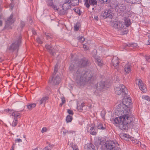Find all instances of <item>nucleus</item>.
<instances>
[{
    "label": "nucleus",
    "instance_id": "obj_1",
    "mask_svg": "<svg viewBox=\"0 0 150 150\" xmlns=\"http://www.w3.org/2000/svg\"><path fill=\"white\" fill-rule=\"evenodd\" d=\"M87 60L83 59L80 61L78 64H75L74 65L71 64L69 67L70 70L73 73L74 77L76 79V82L79 85H84L86 82L91 80L93 77L92 73L90 71L85 72L81 71L80 70L77 71L76 73H74V71H75L74 67L76 65L80 67H83L87 65Z\"/></svg>",
    "mask_w": 150,
    "mask_h": 150
},
{
    "label": "nucleus",
    "instance_id": "obj_2",
    "mask_svg": "<svg viewBox=\"0 0 150 150\" xmlns=\"http://www.w3.org/2000/svg\"><path fill=\"white\" fill-rule=\"evenodd\" d=\"M130 111H127L116 109L115 113L118 116L114 118H111L110 121L122 130L125 129L128 125L132 120L130 115Z\"/></svg>",
    "mask_w": 150,
    "mask_h": 150
},
{
    "label": "nucleus",
    "instance_id": "obj_3",
    "mask_svg": "<svg viewBox=\"0 0 150 150\" xmlns=\"http://www.w3.org/2000/svg\"><path fill=\"white\" fill-rule=\"evenodd\" d=\"M124 95L125 96H124V98L123 99L122 103L118 105L116 109H119V110L120 109V110H127V111H130L129 106L132 104L131 98L127 96V94Z\"/></svg>",
    "mask_w": 150,
    "mask_h": 150
},
{
    "label": "nucleus",
    "instance_id": "obj_4",
    "mask_svg": "<svg viewBox=\"0 0 150 150\" xmlns=\"http://www.w3.org/2000/svg\"><path fill=\"white\" fill-rule=\"evenodd\" d=\"M118 144L115 143L112 141H107L105 144L107 150H121V149L117 146Z\"/></svg>",
    "mask_w": 150,
    "mask_h": 150
},
{
    "label": "nucleus",
    "instance_id": "obj_5",
    "mask_svg": "<svg viewBox=\"0 0 150 150\" xmlns=\"http://www.w3.org/2000/svg\"><path fill=\"white\" fill-rule=\"evenodd\" d=\"M115 93L118 95H120L122 93L123 95H126L127 93V90L125 86L123 85L117 84L115 88Z\"/></svg>",
    "mask_w": 150,
    "mask_h": 150
},
{
    "label": "nucleus",
    "instance_id": "obj_6",
    "mask_svg": "<svg viewBox=\"0 0 150 150\" xmlns=\"http://www.w3.org/2000/svg\"><path fill=\"white\" fill-rule=\"evenodd\" d=\"M58 65L57 64L54 67V76L52 78L50 79L49 82L55 85H58L61 81V79L59 76H55V74L58 70Z\"/></svg>",
    "mask_w": 150,
    "mask_h": 150
},
{
    "label": "nucleus",
    "instance_id": "obj_7",
    "mask_svg": "<svg viewBox=\"0 0 150 150\" xmlns=\"http://www.w3.org/2000/svg\"><path fill=\"white\" fill-rule=\"evenodd\" d=\"M21 37L19 36L14 42L9 47L8 49L11 51H17L21 43Z\"/></svg>",
    "mask_w": 150,
    "mask_h": 150
},
{
    "label": "nucleus",
    "instance_id": "obj_8",
    "mask_svg": "<svg viewBox=\"0 0 150 150\" xmlns=\"http://www.w3.org/2000/svg\"><path fill=\"white\" fill-rule=\"evenodd\" d=\"M112 25L114 28L118 30H121L126 29L124 23L122 21H117L114 22L112 24Z\"/></svg>",
    "mask_w": 150,
    "mask_h": 150
},
{
    "label": "nucleus",
    "instance_id": "obj_9",
    "mask_svg": "<svg viewBox=\"0 0 150 150\" xmlns=\"http://www.w3.org/2000/svg\"><path fill=\"white\" fill-rule=\"evenodd\" d=\"M15 21V19L13 18V14L11 15L10 16L8 17L5 21V28L7 29H9L11 28V25Z\"/></svg>",
    "mask_w": 150,
    "mask_h": 150
},
{
    "label": "nucleus",
    "instance_id": "obj_10",
    "mask_svg": "<svg viewBox=\"0 0 150 150\" xmlns=\"http://www.w3.org/2000/svg\"><path fill=\"white\" fill-rule=\"evenodd\" d=\"M5 112H7L11 114L13 117V119H17L20 118L21 116L20 114L17 111L13 110H11L8 109H6L5 110Z\"/></svg>",
    "mask_w": 150,
    "mask_h": 150
},
{
    "label": "nucleus",
    "instance_id": "obj_11",
    "mask_svg": "<svg viewBox=\"0 0 150 150\" xmlns=\"http://www.w3.org/2000/svg\"><path fill=\"white\" fill-rule=\"evenodd\" d=\"M136 81L137 83L141 90L143 93H145L147 89L146 85L143 83L142 81L140 79H137L136 80Z\"/></svg>",
    "mask_w": 150,
    "mask_h": 150
},
{
    "label": "nucleus",
    "instance_id": "obj_12",
    "mask_svg": "<svg viewBox=\"0 0 150 150\" xmlns=\"http://www.w3.org/2000/svg\"><path fill=\"white\" fill-rule=\"evenodd\" d=\"M86 130L88 132L92 135H95L97 133L94 128V125L93 124L88 125L86 127Z\"/></svg>",
    "mask_w": 150,
    "mask_h": 150
},
{
    "label": "nucleus",
    "instance_id": "obj_13",
    "mask_svg": "<svg viewBox=\"0 0 150 150\" xmlns=\"http://www.w3.org/2000/svg\"><path fill=\"white\" fill-rule=\"evenodd\" d=\"M62 10L59 11V13L61 15H64L66 13V11L70 8V4L64 3L62 7Z\"/></svg>",
    "mask_w": 150,
    "mask_h": 150
},
{
    "label": "nucleus",
    "instance_id": "obj_14",
    "mask_svg": "<svg viewBox=\"0 0 150 150\" xmlns=\"http://www.w3.org/2000/svg\"><path fill=\"white\" fill-rule=\"evenodd\" d=\"M113 13L110 10H106L103 13V16L105 18H109L110 19L112 17Z\"/></svg>",
    "mask_w": 150,
    "mask_h": 150
},
{
    "label": "nucleus",
    "instance_id": "obj_15",
    "mask_svg": "<svg viewBox=\"0 0 150 150\" xmlns=\"http://www.w3.org/2000/svg\"><path fill=\"white\" fill-rule=\"evenodd\" d=\"M114 7L116 8V9L119 13L123 11L125 8V6L123 4H119L118 6H115Z\"/></svg>",
    "mask_w": 150,
    "mask_h": 150
},
{
    "label": "nucleus",
    "instance_id": "obj_16",
    "mask_svg": "<svg viewBox=\"0 0 150 150\" xmlns=\"http://www.w3.org/2000/svg\"><path fill=\"white\" fill-rule=\"evenodd\" d=\"M96 88L97 90L100 91L104 87L105 83L104 81H101L97 83Z\"/></svg>",
    "mask_w": 150,
    "mask_h": 150
},
{
    "label": "nucleus",
    "instance_id": "obj_17",
    "mask_svg": "<svg viewBox=\"0 0 150 150\" xmlns=\"http://www.w3.org/2000/svg\"><path fill=\"white\" fill-rule=\"evenodd\" d=\"M48 100V97L47 96H45L41 98L39 100L40 105H41L42 104H44V105L45 106V104L47 102Z\"/></svg>",
    "mask_w": 150,
    "mask_h": 150
},
{
    "label": "nucleus",
    "instance_id": "obj_18",
    "mask_svg": "<svg viewBox=\"0 0 150 150\" xmlns=\"http://www.w3.org/2000/svg\"><path fill=\"white\" fill-rule=\"evenodd\" d=\"M124 67L125 71L126 73H129L131 71L130 64L129 63L126 64Z\"/></svg>",
    "mask_w": 150,
    "mask_h": 150
},
{
    "label": "nucleus",
    "instance_id": "obj_19",
    "mask_svg": "<svg viewBox=\"0 0 150 150\" xmlns=\"http://www.w3.org/2000/svg\"><path fill=\"white\" fill-rule=\"evenodd\" d=\"M124 21L125 24H124L125 26V28L126 27H127L129 26L131 23V22L127 17H124Z\"/></svg>",
    "mask_w": 150,
    "mask_h": 150
},
{
    "label": "nucleus",
    "instance_id": "obj_20",
    "mask_svg": "<svg viewBox=\"0 0 150 150\" xmlns=\"http://www.w3.org/2000/svg\"><path fill=\"white\" fill-rule=\"evenodd\" d=\"M120 136L121 139L126 141L129 140L130 138V136L129 135L124 133L120 134Z\"/></svg>",
    "mask_w": 150,
    "mask_h": 150
},
{
    "label": "nucleus",
    "instance_id": "obj_21",
    "mask_svg": "<svg viewBox=\"0 0 150 150\" xmlns=\"http://www.w3.org/2000/svg\"><path fill=\"white\" fill-rule=\"evenodd\" d=\"M112 62L113 65L114 66L117 68L119 64V61L117 60V57H114L112 60Z\"/></svg>",
    "mask_w": 150,
    "mask_h": 150
},
{
    "label": "nucleus",
    "instance_id": "obj_22",
    "mask_svg": "<svg viewBox=\"0 0 150 150\" xmlns=\"http://www.w3.org/2000/svg\"><path fill=\"white\" fill-rule=\"evenodd\" d=\"M97 3V1L96 0H88V4L89 6L88 7H86L87 8H88L90 5L94 6L96 5Z\"/></svg>",
    "mask_w": 150,
    "mask_h": 150
},
{
    "label": "nucleus",
    "instance_id": "obj_23",
    "mask_svg": "<svg viewBox=\"0 0 150 150\" xmlns=\"http://www.w3.org/2000/svg\"><path fill=\"white\" fill-rule=\"evenodd\" d=\"M126 1L132 4H139L141 2V0H126Z\"/></svg>",
    "mask_w": 150,
    "mask_h": 150
},
{
    "label": "nucleus",
    "instance_id": "obj_24",
    "mask_svg": "<svg viewBox=\"0 0 150 150\" xmlns=\"http://www.w3.org/2000/svg\"><path fill=\"white\" fill-rule=\"evenodd\" d=\"M85 150H95L94 146L91 144H87L85 146Z\"/></svg>",
    "mask_w": 150,
    "mask_h": 150
},
{
    "label": "nucleus",
    "instance_id": "obj_25",
    "mask_svg": "<svg viewBox=\"0 0 150 150\" xmlns=\"http://www.w3.org/2000/svg\"><path fill=\"white\" fill-rule=\"evenodd\" d=\"M45 48L52 54L53 55H54V52H53V48L51 47V46L46 45H45Z\"/></svg>",
    "mask_w": 150,
    "mask_h": 150
},
{
    "label": "nucleus",
    "instance_id": "obj_26",
    "mask_svg": "<svg viewBox=\"0 0 150 150\" xmlns=\"http://www.w3.org/2000/svg\"><path fill=\"white\" fill-rule=\"evenodd\" d=\"M97 127L98 129L103 130L105 129V126L104 124L99 123L98 124Z\"/></svg>",
    "mask_w": 150,
    "mask_h": 150
},
{
    "label": "nucleus",
    "instance_id": "obj_27",
    "mask_svg": "<svg viewBox=\"0 0 150 150\" xmlns=\"http://www.w3.org/2000/svg\"><path fill=\"white\" fill-rule=\"evenodd\" d=\"M79 0H70V3L72 6H76L79 4Z\"/></svg>",
    "mask_w": 150,
    "mask_h": 150
},
{
    "label": "nucleus",
    "instance_id": "obj_28",
    "mask_svg": "<svg viewBox=\"0 0 150 150\" xmlns=\"http://www.w3.org/2000/svg\"><path fill=\"white\" fill-rule=\"evenodd\" d=\"M72 119L73 118L72 116H71L70 115H68L66 117V121L67 123L70 122L71 121Z\"/></svg>",
    "mask_w": 150,
    "mask_h": 150
},
{
    "label": "nucleus",
    "instance_id": "obj_29",
    "mask_svg": "<svg viewBox=\"0 0 150 150\" xmlns=\"http://www.w3.org/2000/svg\"><path fill=\"white\" fill-rule=\"evenodd\" d=\"M36 106V104L35 103L30 104L27 105L28 109L29 110H31L33 108L35 107Z\"/></svg>",
    "mask_w": 150,
    "mask_h": 150
},
{
    "label": "nucleus",
    "instance_id": "obj_30",
    "mask_svg": "<svg viewBox=\"0 0 150 150\" xmlns=\"http://www.w3.org/2000/svg\"><path fill=\"white\" fill-rule=\"evenodd\" d=\"M54 146L53 145L49 144L48 146L45 147L44 150H52Z\"/></svg>",
    "mask_w": 150,
    "mask_h": 150
},
{
    "label": "nucleus",
    "instance_id": "obj_31",
    "mask_svg": "<svg viewBox=\"0 0 150 150\" xmlns=\"http://www.w3.org/2000/svg\"><path fill=\"white\" fill-rule=\"evenodd\" d=\"M96 62L98 66L100 67L102 66L103 64V62L100 59L96 58Z\"/></svg>",
    "mask_w": 150,
    "mask_h": 150
},
{
    "label": "nucleus",
    "instance_id": "obj_32",
    "mask_svg": "<svg viewBox=\"0 0 150 150\" xmlns=\"http://www.w3.org/2000/svg\"><path fill=\"white\" fill-rule=\"evenodd\" d=\"M142 98L148 101H150V97L144 95L142 96Z\"/></svg>",
    "mask_w": 150,
    "mask_h": 150
},
{
    "label": "nucleus",
    "instance_id": "obj_33",
    "mask_svg": "<svg viewBox=\"0 0 150 150\" xmlns=\"http://www.w3.org/2000/svg\"><path fill=\"white\" fill-rule=\"evenodd\" d=\"M18 122V120L17 119H13V121L12 122V123L11 124V125L13 127H15L16 126Z\"/></svg>",
    "mask_w": 150,
    "mask_h": 150
},
{
    "label": "nucleus",
    "instance_id": "obj_34",
    "mask_svg": "<svg viewBox=\"0 0 150 150\" xmlns=\"http://www.w3.org/2000/svg\"><path fill=\"white\" fill-rule=\"evenodd\" d=\"M146 35L148 37V40L147 43L146 44L147 45H150V33H147Z\"/></svg>",
    "mask_w": 150,
    "mask_h": 150
},
{
    "label": "nucleus",
    "instance_id": "obj_35",
    "mask_svg": "<svg viewBox=\"0 0 150 150\" xmlns=\"http://www.w3.org/2000/svg\"><path fill=\"white\" fill-rule=\"evenodd\" d=\"M71 147L73 150H79L77 146L75 144H73L71 146Z\"/></svg>",
    "mask_w": 150,
    "mask_h": 150
},
{
    "label": "nucleus",
    "instance_id": "obj_36",
    "mask_svg": "<svg viewBox=\"0 0 150 150\" xmlns=\"http://www.w3.org/2000/svg\"><path fill=\"white\" fill-rule=\"evenodd\" d=\"M88 0H83L84 2V5L86 7H88L89 6V5L88 4Z\"/></svg>",
    "mask_w": 150,
    "mask_h": 150
},
{
    "label": "nucleus",
    "instance_id": "obj_37",
    "mask_svg": "<svg viewBox=\"0 0 150 150\" xmlns=\"http://www.w3.org/2000/svg\"><path fill=\"white\" fill-rule=\"evenodd\" d=\"M79 40L81 42H82L85 40V39L83 37L80 36L79 38Z\"/></svg>",
    "mask_w": 150,
    "mask_h": 150
},
{
    "label": "nucleus",
    "instance_id": "obj_38",
    "mask_svg": "<svg viewBox=\"0 0 150 150\" xmlns=\"http://www.w3.org/2000/svg\"><path fill=\"white\" fill-rule=\"evenodd\" d=\"M67 112L69 114V115H70L71 116H72L74 114V112L73 111L70 109L67 110Z\"/></svg>",
    "mask_w": 150,
    "mask_h": 150
},
{
    "label": "nucleus",
    "instance_id": "obj_39",
    "mask_svg": "<svg viewBox=\"0 0 150 150\" xmlns=\"http://www.w3.org/2000/svg\"><path fill=\"white\" fill-rule=\"evenodd\" d=\"M127 46H128V47L130 46V47H136L137 46V44L136 43H134L133 44H129L128 45H127Z\"/></svg>",
    "mask_w": 150,
    "mask_h": 150
},
{
    "label": "nucleus",
    "instance_id": "obj_40",
    "mask_svg": "<svg viewBox=\"0 0 150 150\" xmlns=\"http://www.w3.org/2000/svg\"><path fill=\"white\" fill-rule=\"evenodd\" d=\"M74 11L78 13L79 15H80L81 14V12L78 8L75 9Z\"/></svg>",
    "mask_w": 150,
    "mask_h": 150
},
{
    "label": "nucleus",
    "instance_id": "obj_41",
    "mask_svg": "<svg viewBox=\"0 0 150 150\" xmlns=\"http://www.w3.org/2000/svg\"><path fill=\"white\" fill-rule=\"evenodd\" d=\"M37 42L39 44H41L42 43V41L41 39L40 38H38L37 39Z\"/></svg>",
    "mask_w": 150,
    "mask_h": 150
},
{
    "label": "nucleus",
    "instance_id": "obj_42",
    "mask_svg": "<svg viewBox=\"0 0 150 150\" xmlns=\"http://www.w3.org/2000/svg\"><path fill=\"white\" fill-rule=\"evenodd\" d=\"M145 57L146 60L150 62V56H146Z\"/></svg>",
    "mask_w": 150,
    "mask_h": 150
},
{
    "label": "nucleus",
    "instance_id": "obj_43",
    "mask_svg": "<svg viewBox=\"0 0 150 150\" xmlns=\"http://www.w3.org/2000/svg\"><path fill=\"white\" fill-rule=\"evenodd\" d=\"M101 115L103 119H104L105 118V112L104 111H103L101 112Z\"/></svg>",
    "mask_w": 150,
    "mask_h": 150
},
{
    "label": "nucleus",
    "instance_id": "obj_44",
    "mask_svg": "<svg viewBox=\"0 0 150 150\" xmlns=\"http://www.w3.org/2000/svg\"><path fill=\"white\" fill-rule=\"evenodd\" d=\"M47 131V128L45 127H44L42 128L41 132L42 133H43L46 132Z\"/></svg>",
    "mask_w": 150,
    "mask_h": 150
},
{
    "label": "nucleus",
    "instance_id": "obj_45",
    "mask_svg": "<svg viewBox=\"0 0 150 150\" xmlns=\"http://www.w3.org/2000/svg\"><path fill=\"white\" fill-rule=\"evenodd\" d=\"M15 142L16 143H21L22 142V140L20 139H17L15 140Z\"/></svg>",
    "mask_w": 150,
    "mask_h": 150
},
{
    "label": "nucleus",
    "instance_id": "obj_46",
    "mask_svg": "<svg viewBox=\"0 0 150 150\" xmlns=\"http://www.w3.org/2000/svg\"><path fill=\"white\" fill-rule=\"evenodd\" d=\"M79 26L77 25H75L74 26V30H75L76 31L78 30H79Z\"/></svg>",
    "mask_w": 150,
    "mask_h": 150
},
{
    "label": "nucleus",
    "instance_id": "obj_47",
    "mask_svg": "<svg viewBox=\"0 0 150 150\" xmlns=\"http://www.w3.org/2000/svg\"><path fill=\"white\" fill-rule=\"evenodd\" d=\"M99 1L102 3H104L109 2L110 0H99Z\"/></svg>",
    "mask_w": 150,
    "mask_h": 150
},
{
    "label": "nucleus",
    "instance_id": "obj_48",
    "mask_svg": "<svg viewBox=\"0 0 150 150\" xmlns=\"http://www.w3.org/2000/svg\"><path fill=\"white\" fill-rule=\"evenodd\" d=\"M77 108L78 110H83L82 107L81 106H78L77 105Z\"/></svg>",
    "mask_w": 150,
    "mask_h": 150
},
{
    "label": "nucleus",
    "instance_id": "obj_49",
    "mask_svg": "<svg viewBox=\"0 0 150 150\" xmlns=\"http://www.w3.org/2000/svg\"><path fill=\"white\" fill-rule=\"evenodd\" d=\"M83 48L85 49V50H87L88 49V47L87 46V45H83Z\"/></svg>",
    "mask_w": 150,
    "mask_h": 150
},
{
    "label": "nucleus",
    "instance_id": "obj_50",
    "mask_svg": "<svg viewBox=\"0 0 150 150\" xmlns=\"http://www.w3.org/2000/svg\"><path fill=\"white\" fill-rule=\"evenodd\" d=\"M62 101V103H64L65 102V98L64 97L61 98Z\"/></svg>",
    "mask_w": 150,
    "mask_h": 150
},
{
    "label": "nucleus",
    "instance_id": "obj_51",
    "mask_svg": "<svg viewBox=\"0 0 150 150\" xmlns=\"http://www.w3.org/2000/svg\"><path fill=\"white\" fill-rule=\"evenodd\" d=\"M1 17H2V16L0 15V26H1L2 25V23H3L2 20V19L1 18Z\"/></svg>",
    "mask_w": 150,
    "mask_h": 150
},
{
    "label": "nucleus",
    "instance_id": "obj_52",
    "mask_svg": "<svg viewBox=\"0 0 150 150\" xmlns=\"http://www.w3.org/2000/svg\"><path fill=\"white\" fill-rule=\"evenodd\" d=\"M69 133V132L67 130H64L63 131V133L64 135H65L67 133Z\"/></svg>",
    "mask_w": 150,
    "mask_h": 150
},
{
    "label": "nucleus",
    "instance_id": "obj_53",
    "mask_svg": "<svg viewBox=\"0 0 150 150\" xmlns=\"http://www.w3.org/2000/svg\"><path fill=\"white\" fill-rule=\"evenodd\" d=\"M52 7L55 10H57V11H58V9L57 8V6H55V5H53V6H52Z\"/></svg>",
    "mask_w": 150,
    "mask_h": 150
},
{
    "label": "nucleus",
    "instance_id": "obj_54",
    "mask_svg": "<svg viewBox=\"0 0 150 150\" xmlns=\"http://www.w3.org/2000/svg\"><path fill=\"white\" fill-rule=\"evenodd\" d=\"M70 0H65L64 3H68L70 4Z\"/></svg>",
    "mask_w": 150,
    "mask_h": 150
},
{
    "label": "nucleus",
    "instance_id": "obj_55",
    "mask_svg": "<svg viewBox=\"0 0 150 150\" xmlns=\"http://www.w3.org/2000/svg\"><path fill=\"white\" fill-rule=\"evenodd\" d=\"M94 18L96 21H98V17L97 16H95L94 17Z\"/></svg>",
    "mask_w": 150,
    "mask_h": 150
},
{
    "label": "nucleus",
    "instance_id": "obj_56",
    "mask_svg": "<svg viewBox=\"0 0 150 150\" xmlns=\"http://www.w3.org/2000/svg\"><path fill=\"white\" fill-rule=\"evenodd\" d=\"M9 7L10 8V9H11V10H12L13 8V4H10V5H9Z\"/></svg>",
    "mask_w": 150,
    "mask_h": 150
},
{
    "label": "nucleus",
    "instance_id": "obj_57",
    "mask_svg": "<svg viewBox=\"0 0 150 150\" xmlns=\"http://www.w3.org/2000/svg\"><path fill=\"white\" fill-rule=\"evenodd\" d=\"M21 26H22V27H23V26L24 25V23L23 21H21Z\"/></svg>",
    "mask_w": 150,
    "mask_h": 150
},
{
    "label": "nucleus",
    "instance_id": "obj_58",
    "mask_svg": "<svg viewBox=\"0 0 150 150\" xmlns=\"http://www.w3.org/2000/svg\"><path fill=\"white\" fill-rule=\"evenodd\" d=\"M80 105L82 107V108H83V107L85 105V103H82Z\"/></svg>",
    "mask_w": 150,
    "mask_h": 150
},
{
    "label": "nucleus",
    "instance_id": "obj_59",
    "mask_svg": "<svg viewBox=\"0 0 150 150\" xmlns=\"http://www.w3.org/2000/svg\"><path fill=\"white\" fill-rule=\"evenodd\" d=\"M147 107L149 110H150V104L148 105Z\"/></svg>",
    "mask_w": 150,
    "mask_h": 150
},
{
    "label": "nucleus",
    "instance_id": "obj_60",
    "mask_svg": "<svg viewBox=\"0 0 150 150\" xmlns=\"http://www.w3.org/2000/svg\"><path fill=\"white\" fill-rule=\"evenodd\" d=\"M45 35L47 36V39H48L49 38H50V37L49 36L48 34H45Z\"/></svg>",
    "mask_w": 150,
    "mask_h": 150
},
{
    "label": "nucleus",
    "instance_id": "obj_61",
    "mask_svg": "<svg viewBox=\"0 0 150 150\" xmlns=\"http://www.w3.org/2000/svg\"><path fill=\"white\" fill-rule=\"evenodd\" d=\"M32 32H33V34L35 35V34H36V32H35V31H32Z\"/></svg>",
    "mask_w": 150,
    "mask_h": 150
},
{
    "label": "nucleus",
    "instance_id": "obj_62",
    "mask_svg": "<svg viewBox=\"0 0 150 150\" xmlns=\"http://www.w3.org/2000/svg\"><path fill=\"white\" fill-rule=\"evenodd\" d=\"M64 103H61L60 104V105L61 106H62V105Z\"/></svg>",
    "mask_w": 150,
    "mask_h": 150
},
{
    "label": "nucleus",
    "instance_id": "obj_63",
    "mask_svg": "<svg viewBox=\"0 0 150 150\" xmlns=\"http://www.w3.org/2000/svg\"><path fill=\"white\" fill-rule=\"evenodd\" d=\"M10 150H14L13 147L12 146V149H11Z\"/></svg>",
    "mask_w": 150,
    "mask_h": 150
},
{
    "label": "nucleus",
    "instance_id": "obj_64",
    "mask_svg": "<svg viewBox=\"0 0 150 150\" xmlns=\"http://www.w3.org/2000/svg\"><path fill=\"white\" fill-rule=\"evenodd\" d=\"M32 0H28L29 2H30L32 1Z\"/></svg>",
    "mask_w": 150,
    "mask_h": 150
}]
</instances>
